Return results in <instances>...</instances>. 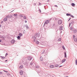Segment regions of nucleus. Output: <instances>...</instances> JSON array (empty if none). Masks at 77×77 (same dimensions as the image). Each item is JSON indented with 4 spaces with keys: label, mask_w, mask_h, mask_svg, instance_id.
Here are the masks:
<instances>
[{
    "label": "nucleus",
    "mask_w": 77,
    "mask_h": 77,
    "mask_svg": "<svg viewBox=\"0 0 77 77\" xmlns=\"http://www.w3.org/2000/svg\"><path fill=\"white\" fill-rule=\"evenodd\" d=\"M70 30L71 31H73V32L74 33H76L77 32V30H76L73 27H71L70 28Z\"/></svg>",
    "instance_id": "f257e3e1"
},
{
    "label": "nucleus",
    "mask_w": 77,
    "mask_h": 77,
    "mask_svg": "<svg viewBox=\"0 0 77 77\" xmlns=\"http://www.w3.org/2000/svg\"><path fill=\"white\" fill-rule=\"evenodd\" d=\"M39 36H40V35H39V34L38 33V34H36L35 35V37H33V39H36V37H38H38H39Z\"/></svg>",
    "instance_id": "f03ea898"
},
{
    "label": "nucleus",
    "mask_w": 77,
    "mask_h": 77,
    "mask_svg": "<svg viewBox=\"0 0 77 77\" xmlns=\"http://www.w3.org/2000/svg\"><path fill=\"white\" fill-rule=\"evenodd\" d=\"M19 74L20 75H23V71L22 70H21L19 72Z\"/></svg>",
    "instance_id": "7ed1b4c3"
},
{
    "label": "nucleus",
    "mask_w": 77,
    "mask_h": 77,
    "mask_svg": "<svg viewBox=\"0 0 77 77\" xmlns=\"http://www.w3.org/2000/svg\"><path fill=\"white\" fill-rule=\"evenodd\" d=\"M62 21L61 20H60L58 21V23L59 24H62Z\"/></svg>",
    "instance_id": "20e7f679"
},
{
    "label": "nucleus",
    "mask_w": 77,
    "mask_h": 77,
    "mask_svg": "<svg viewBox=\"0 0 77 77\" xmlns=\"http://www.w3.org/2000/svg\"><path fill=\"white\" fill-rule=\"evenodd\" d=\"M49 23V20H46V21L45 23L46 24H48Z\"/></svg>",
    "instance_id": "39448f33"
},
{
    "label": "nucleus",
    "mask_w": 77,
    "mask_h": 77,
    "mask_svg": "<svg viewBox=\"0 0 77 77\" xmlns=\"http://www.w3.org/2000/svg\"><path fill=\"white\" fill-rule=\"evenodd\" d=\"M54 67V66L53 65H51L50 66V68H53Z\"/></svg>",
    "instance_id": "423d86ee"
},
{
    "label": "nucleus",
    "mask_w": 77,
    "mask_h": 77,
    "mask_svg": "<svg viewBox=\"0 0 77 77\" xmlns=\"http://www.w3.org/2000/svg\"><path fill=\"white\" fill-rule=\"evenodd\" d=\"M32 57L30 56H29L28 57V59L29 60H32Z\"/></svg>",
    "instance_id": "0eeeda50"
},
{
    "label": "nucleus",
    "mask_w": 77,
    "mask_h": 77,
    "mask_svg": "<svg viewBox=\"0 0 77 77\" xmlns=\"http://www.w3.org/2000/svg\"><path fill=\"white\" fill-rule=\"evenodd\" d=\"M15 41H14V40H12L11 41V43H12V44H14V43H15Z\"/></svg>",
    "instance_id": "6e6552de"
},
{
    "label": "nucleus",
    "mask_w": 77,
    "mask_h": 77,
    "mask_svg": "<svg viewBox=\"0 0 77 77\" xmlns=\"http://www.w3.org/2000/svg\"><path fill=\"white\" fill-rule=\"evenodd\" d=\"M66 61V59H64L62 61V63H63L64 62H65Z\"/></svg>",
    "instance_id": "1a4fd4ad"
},
{
    "label": "nucleus",
    "mask_w": 77,
    "mask_h": 77,
    "mask_svg": "<svg viewBox=\"0 0 77 77\" xmlns=\"http://www.w3.org/2000/svg\"><path fill=\"white\" fill-rule=\"evenodd\" d=\"M74 41L75 42H77V38H75L74 39Z\"/></svg>",
    "instance_id": "9d476101"
},
{
    "label": "nucleus",
    "mask_w": 77,
    "mask_h": 77,
    "mask_svg": "<svg viewBox=\"0 0 77 77\" xmlns=\"http://www.w3.org/2000/svg\"><path fill=\"white\" fill-rule=\"evenodd\" d=\"M7 20H8V19H7V18H5L4 19V21H7Z\"/></svg>",
    "instance_id": "9b49d317"
},
{
    "label": "nucleus",
    "mask_w": 77,
    "mask_h": 77,
    "mask_svg": "<svg viewBox=\"0 0 77 77\" xmlns=\"http://www.w3.org/2000/svg\"><path fill=\"white\" fill-rule=\"evenodd\" d=\"M75 5L74 3H72V6H75Z\"/></svg>",
    "instance_id": "f8f14e48"
},
{
    "label": "nucleus",
    "mask_w": 77,
    "mask_h": 77,
    "mask_svg": "<svg viewBox=\"0 0 77 77\" xmlns=\"http://www.w3.org/2000/svg\"><path fill=\"white\" fill-rule=\"evenodd\" d=\"M66 15L67 16H71V14H66Z\"/></svg>",
    "instance_id": "ddd939ff"
},
{
    "label": "nucleus",
    "mask_w": 77,
    "mask_h": 77,
    "mask_svg": "<svg viewBox=\"0 0 77 77\" xmlns=\"http://www.w3.org/2000/svg\"><path fill=\"white\" fill-rule=\"evenodd\" d=\"M59 65L58 64H56L55 66V67H59Z\"/></svg>",
    "instance_id": "4468645a"
},
{
    "label": "nucleus",
    "mask_w": 77,
    "mask_h": 77,
    "mask_svg": "<svg viewBox=\"0 0 77 77\" xmlns=\"http://www.w3.org/2000/svg\"><path fill=\"white\" fill-rule=\"evenodd\" d=\"M23 68V66H21L20 67V69H22Z\"/></svg>",
    "instance_id": "2eb2a0df"
},
{
    "label": "nucleus",
    "mask_w": 77,
    "mask_h": 77,
    "mask_svg": "<svg viewBox=\"0 0 77 77\" xmlns=\"http://www.w3.org/2000/svg\"><path fill=\"white\" fill-rule=\"evenodd\" d=\"M64 55H65V57H66V52L64 53Z\"/></svg>",
    "instance_id": "dca6fc26"
},
{
    "label": "nucleus",
    "mask_w": 77,
    "mask_h": 77,
    "mask_svg": "<svg viewBox=\"0 0 77 77\" xmlns=\"http://www.w3.org/2000/svg\"><path fill=\"white\" fill-rule=\"evenodd\" d=\"M1 58H2L3 59H4L5 58V57H2V56H1Z\"/></svg>",
    "instance_id": "f3484780"
},
{
    "label": "nucleus",
    "mask_w": 77,
    "mask_h": 77,
    "mask_svg": "<svg viewBox=\"0 0 77 77\" xmlns=\"http://www.w3.org/2000/svg\"><path fill=\"white\" fill-rule=\"evenodd\" d=\"M63 29V28H62V27L61 26L60 28V30H62Z\"/></svg>",
    "instance_id": "a211bd4d"
},
{
    "label": "nucleus",
    "mask_w": 77,
    "mask_h": 77,
    "mask_svg": "<svg viewBox=\"0 0 77 77\" xmlns=\"http://www.w3.org/2000/svg\"><path fill=\"white\" fill-rule=\"evenodd\" d=\"M17 38L18 39H19V40L20 39V36H18Z\"/></svg>",
    "instance_id": "6ab92c4d"
},
{
    "label": "nucleus",
    "mask_w": 77,
    "mask_h": 77,
    "mask_svg": "<svg viewBox=\"0 0 77 77\" xmlns=\"http://www.w3.org/2000/svg\"><path fill=\"white\" fill-rule=\"evenodd\" d=\"M26 18H27V17H26L25 16H24L23 17V19H24V20H26Z\"/></svg>",
    "instance_id": "aec40b11"
},
{
    "label": "nucleus",
    "mask_w": 77,
    "mask_h": 77,
    "mask_svg": "<svg viewBox=\"0 0 77 77\" xmlns=\"http://www.w3.org/2000/svg\"><path fill=\"white\" fill-rule=\"evenodd\" d=\"M19 36H22L23 35V34H22V33H20L19 34Z\"/></svg>",
    "instance_id": "412c9836"
},
{
    "label": "nucleus",
    "mask_w": 77,
    "mask_h": 77,
    "mask_svg": "<svg viewBox=\"0 0 77 77\" xmlns=\"http://www.w3.org/2000/svg\"><path fill=\"white\" fill-rule=\"evenodd\" d=\"M36 44H39V42L38 41H37L36 42Z\"/></svg>",
    "instance_id": "4be33fe9"
},
{
    "label": "nucleus",
    "mask_w": 77,
    "mask_h": 77,
    "mask_svg": "<svg viewBox=\"0 0 77 77\" xmlns=\"http://www.w3.org/2000/svg\"><path fill=\"white\" fill-rule=\"evenodd\" d=\"M62 47L63 49V50H65V47H64V46H62Z\"/></svg>",
    "instance_id": "5701e85b"
},
{
    "label": "nucleus",
    "mask_w": 77,
    "mask_h": 77,
    "mask_svg": "<svg viewBox=\"0 0 77 77\" xmlns=\"http://www.w3.org/2000/svg\"><path fill=\"white\" fill-rule=\"evenodd\" d=\"M14 17H16V16H17V14H14Z\"/></svg>",
    "instance_id": "b1692460"
},
{
    "label": "nucleus",
    "mask_w": 77,
    "mask_h": 77,
    "mask_svg": "<svg viewBox=\"0 0 77 77\" xmlns=\"http://www.w3.org/2000/svg\"><path fill=\"white\" fill-rule=\"evenodd\" d=\"M75 64L76 65H77V60H75Z\"/></svg>",
    "instance_id": "393cba45"
},
{
    "label": "nucleus",
    "mask_w": 77,
    "mask_h": 77,
    "mask_svg": "<svg viewBox=\"0 0 77 77\" xmlns=\"http://www.w3.org/2000/svg\"><path fill=\"white\" fill-rule=\"evenodd\" d=\"M1 38L3 39V40H5V38H4L3 37H1Z\"/></svg>",
    "instance_id": "a878e982"
},
{
    "label": "nucleus",
    "mask_w": 77,
    "mask_h": 77,
    "mask_svg": "<svg viewBox=\"0 0 77 77\" xmlns=\"http://www.w3.org/2000/svg\"><path fill=\"white\" fill-rule=\"evenodd\" d=\"M40 60L42 61L43 60V59L42 58H40Z\"/></svg>",
    "instance_id": "bb28decb"
},
{
    "label": "nucleus",
    "mask_w": 77,
    "mask_h": 77,
    "mask_svg": "<svg viewBox=\"0 0 77 77\" xmlns=\"http://www.w3.org/2000/svg\"><path fill=\"white\" fill-rule=\"evenodd\" d=\"M20 17H23V14H21L20 15Z\"/></svg>",
    "instance_id": "cd10ccee"
},
{
    "label": "nucleus",
    "mask_w": 77,
    "mask_h": 77,
    "mask_svg": "<svg viewBox=\"0 0 77 77\" xmlns=\"http://www.w3.org/2000/svg\"><path fill=\"white\" fill-rule=\"evenodd\" d=\"M61 41V39L59 38V39H58V41Z\"/></svg>",
    "instance_id": "c85d7f7f"
},
{
    "label": "nucleus",
    "mask_w": 77,
    "mask_h": 77,
    "mask_svg": "<svg viewBox=\"0 0 77 77\" xmlns=\"http://www.w3.org/2000/svg\"><path fill=\"white\" fill-rule=\"evenodd\" d=\"M75 35H73V39H74L75 38Z\"/></svg>",
    "instance_id": "c756f323"
},
{
    "label": "nucleus",
    "mask_w": 77,
    "mask_h": 77,
    "mask_svg": "<svg viewBox=\"0 0 77 77\" xmlns=\"http://www.w3.org/2000/svg\"><path fill=\"white\" fill-rule=\"evenodd\" d=\"M70 16L71 17H72V18H74V16L72 15H71Z\"/></svg>",
    "instance_id": "7c9ffc66"
},
{
    "label": "nucleus",
    "mask_w": 77,
    "mask_h": 77,
    "mask_svg": "<svg viewBox=\"0 0 77 77\" xmlns=\"http://www.w3.org/2000/svg\"><path fill=\"white\" fill-rule=\"evenodd\" d=\"M39 5H41V3H40V2L39 3Z\"/></svg>",
    "instance_id": "2f4dec72"
},
{
    "label": "nucleus",
    "mask_w": 77,
    "mask_h": 77,
    "mask_svg": "<svg viewBox=\"0 0 77 77\" xmlns=\"http://www.w3.org/2000/svg\"><path fill=\"white\" fill-rule=\"evenodd\" d=\"M8 53H6L5 55V56H8Z\"/></svg>",
    "instance_id": "473e14b6"
},
{
    "label": "nucleus",
    "mask_w": 77,
    "mask_h": 77,
    "mask_svg": "<svg viewBox=\"0 0 77 77\" xmlns=\"http://www.w3.org/2000/svg\"><path fill=\"white\" fill-rule=\"evenodd\" d=\"M4 72H8L7 71H6L5 70H4Z\"/></svg>",
    "instance_id": "72a5a7b5"
},
{
    "label": "nucleus",
    "mask_w": 77,
    "mask_h": 77,
    "mask_svg": "<svg viewBox=\"0 0 77 77\" xmlns=\"http://www.w3.org/2000/svg\"><path fill=\"white\" fill-rule=\"evenodd\" d=\"M70 26H71V23H70L69 24V27H70Z\"/></svg>",
    "instance_id": "f704fd0d"
},
{
    "label": "nucleus",
    "mask_w": 77,
    "mask_h": 77,
    "mask_svg": "<svg viewBox=\"0 0 77 77\" xmlns=\"http://www.w3.org/2000/svg\"><path fill=\"white\" fill-rule=\"evenodd\" d=\"M54 6H55V7H57V5H55Z\"/></svg>",
    "instance_id": "c9c22d12"
},
{
    "label": "nucleus",
    "mask_w": 77,
    "mask_h": 77,
    "mask_svg": "<svg viewBox=\"0 0 77 77\" xmlns=\"http://www.w3.org/2000/svg\"><path fill=\"white\" fill-rule=\"evenodd\" d=\"M34 6H36V4H34Z\"/></svg>",
    "instance_id": "e433bc0d"
},
{
    "label": "nucleus",
    "mask_w": 77,
    "mask_h": 77,
    "mask_svg": "<svg viewBox=\"0 0 77 77\" xmlns=\"http://www.w3.org/2000/svg\"><path fill=\"white\" fill-rule=\"evenodd\" d=\"M39 11L40 12H41V10H39Z\"/></svg>",
    "instance_id": "4c0bfd02"
},
{
    "label": "nucleus",
    "mask_w": 77,
    "mask_h": 77,
    "mask_svg": "<svg viewBox=\"0 0 77 77\" xmlns=\"http://www.w3.org/2000/svg\"><path fill=\"white\" fill-rule=\"evenodd\" d=\"M0 74H2V72H0Z\"/></svg>",
    "instance_id": "58836bf2"
},
{
    "label": "nucleus",
    "mask_w": 77,
    "mask_h": 77,
    "mask_svg": "<svg viewBox=\"0 0 77 77\" xmlns=\"http://www.w3.org/2000/svg\"><path fill=\"white\" fill-rule=\"evenodd\" d=\"M25 23H27V21L25 20Z\"/></svg>",
    "instance_id": "ea45409f"
},
{
    "label": "nucleus",
    "mask_w": 77,
    "mask_h": 77,
    "mask_svg": "<svg viewBox=\"0 0 77 77\" xmlns=\"http://www.w3.org/2000/svg\"><path fill=\"white\" fill-rule=\"evenodd\" d=\"M62 66H59V67L60 68V67H62Z\"/></svg>",
    "instance_id": "a19ab883"
},
{
    "label": "nucleus",
    "mask_w": 77,
    "mask_h": 77,
    "mask_svg": "<svg viewBox=\"0 0 77 77\" xmlns=\"http://www.w3.org/2000/svg\"><path fill=\"white\" fill-rule=\"evenodd\" d=\"M71 20V18H70L69 19V21Z\"/></svg>",
    "instance_id": "79ce46f5"
},
{
    "label": "nucleus",
    "mask_w": 77,
    "mask_h": 77,
    "mask_svg": "<svg viewBox=\"0 0 77 77\" xmlns=\"http://www.w3.org/2000/svg\"><path fill=\"white\" fill-rule=\"evenodd\" d=\"M3 23V21H2V22H1V23Z\"/></svg>",
    "instance_id": "37998d69"
},
{
    "label": "nucleus",
    "mask_w": 77,
    "mask_h": 77,
    "mask_svg": "<svg viewBox=\"0 0 77 77\" xmlns=\"http://www.w3.org/2000/svg\"><path fill=\"white\" fill-rule=\"evenodd\" d=\"M7 61H8V60H5V62H7Z\"/></svg>",
    "instance_id": "c03bdc74"
},
{
    "label": "nucleus",
    "mask_w": 77,
    "mask_h": 77,
    "mask_svg": "<svg viewBox=\"0 0 77 77\" xmlns=\"http://www.w3.org/2000/svg\"><path fill=\"white\" fill-rule=\"evenodd\" d=\"M7 18H9V16H8V17L7 16Z\"/></svg>",
    "instance_id": "a18cd8bd"
},
{
    "label": "nucleus",
    "mask_w": 77,
    "mask_h": 77,
    "mask_svg": "<svg viewBox=\"0 0 77 77\" xmlns=\"http://www.w3.org/2000/svg\"><path fill=\"white\" fill-rule=\"evenodd\" d=\"M1 26H1V25H0V27H1Z\"/></svg>",
    "instance_id": "49530a36"
},
{
    "label": "nucleus",
    "mask_w": 77,
    "mask_h": 77,
    "mask_svg": "<svg viewBox=\"0 0 77 77\" xmlns=\"http://www.w3.org/2000/svg\"><path fill=\"white\" fill-rule=\"evenodd\" d=\"M0 42H1V40H0Z\"/></svg>",
    "instance_id": "de8ad7c7"
}]
</instances>
